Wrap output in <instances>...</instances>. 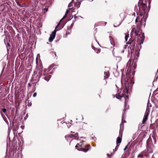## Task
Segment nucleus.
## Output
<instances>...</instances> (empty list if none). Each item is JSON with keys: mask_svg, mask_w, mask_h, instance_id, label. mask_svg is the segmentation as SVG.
I'll use <instances>...</instances> for the list:
<instances>
[{"mask_svg": "<svg viewBox=\"0 0 158 158\" xmlns=\"http://www.w3.org/2000/svg\"><path fill=\"white\" fill-rule=\"evenodd\" d=\"M108 71H106H106L104 72V78L105 79H107L108 77Z\"/></svg>", "mask_w": 158, "mask_h": 158, "instance_id": "obj_12", "label": "nucleus"}, {"mask_svg": "<svg viewBox=\"0 0 158 158\" xmlns=\"http://www.w3.org/2000/svg\"><path fill=\"white\" fill-rule=\"evenodd\" d=\"M95 51L97 53H99L100 52V49H97V48L96 49H94Z\"/></svg>", "mask_w": 158, "mask_h": 158, "instance_id": "obj_16", "label": "nucleus"}, {"mask_svg": "<svg viewBox=\"0 0 158 158\" xmlns=\"http://www.w3.org/2000/svg\"><path fill=\"white\" fill-rule=\"evenodd\" d=\"M135 22H137V19H136V20H135Z\"/></svg>", "mask_w": 158, "mask_h": 158, "instance_id": "obj_29", "label": "nucleus"}, {"mask_svg": "<svg viewBox=\"0 0 158 158\" xmlns=\"http://www.w3.org/2000/svg\"><path fill=\"white\" fill-rule=\"evenodd\" d=\"M80 3H79V2H78V4H77V7H80Z\"/></svg>", "mask_w": 158, "mask_h": 158, "instance_id": "obj_23", "label": "nucleus"}, {"mask_svg": "<svg viewBox=\"0 0 158 158\" xmlns=\"http://www.w3.org/2000/svg\"><path fill=\"white\" fill-rule=\"evenodd\" d=\"M51 77V76L50 75H48L47 77H45L44 78V79L47 81H48Z\"/></svg>", "mask_w": 158, "mask_h": 158, "instance_id": "obj_13", "label": "nucleus"}, {"mask_svg": "<svg viewBox=\"0 0 158 158\" xmlns=\"http://www.w3.org/2000/svg\"><path fill=\"white\" fill-rule=\"evenodd\" d=\"M113 96H114V97H115V96L114 95Z\"/></svg>", "mask_w": 158, "mask_h": 158, "instance_id": "obj_34", "label": "nucleus"}, {"mask_svg": "<svg viewBox=\"0 0 158 158\" xmlns=\"http://www.w3.org/2000/svg\"><path fill=\"white\" fill-rule=\"evenodd\" d=\"M132 32L134 33L135 35L137 37L138 40L140 41L141 44L143 43L145 36L143 33H142V31L140 30L139 28L137 27H134L132 28Z\"/></svg>", "mask_w": 158, "mask_h": 158, "instance_id": "obj_1", "label": "nucleus"}, {"mask_svg": "<svg viewBox=\"0 0 158 158\" xmlns=\"http://www.w3.org/2000/svg\"><path fill=\"white\" fill-rule=\"evenodd\" d=\"M10 158H22V155L21 152L18 151H11L9 152Z\"/></svg>", "mask_w": 158, "mask_h": 158, "instance_id": "obj_4", "label": "nucleus"}, {"mask_svg": "<svg viewBox=\"0 0 158 158\" xmlns=\"http://www.w3.org/2000/svg\"><path fill=\"white\" fill-rule=\"evenodd\" d=\"M128 84H126V86L124 89L123 88L120 91H118V94L116 95V98L118 99H120L124 95H126L129 90L130 88L128 87Z\"/></svg>", "mask_w": 158, "mask_h": 158, "instance_id": "obj_2", "label": "nucleus"}, {"mask_svg": "<svg viewBox=\"0 0 158 158\" xmlns=\"http://www.w3.org/2000/svg\"><path fill=\"white\" fill-rule=\"evenodd\" d=\"M109 39H110V45H110L109 44V46H110V48L111 49H114V43L113 42H112L111 40V39H112L111 37H109Z\"/></svg>", "mask_w": 158, "mask_h": 158, "instance_id": "obj_11", "label": "nucleus"}, {"mask_svg": "<svg viewBox=\"0 0 158 158\" xmlns=\"http://www.w3.org/2000/svg\"><path fill=\"white\" fill-rule=\"evenodd\" d=\"M71 9V8H69V10H70Z\"/></svg>", "mask_w": 158, "mask_h": 158, "instance_id": "obj_33", "label": "nucleus"}, {"mask_svg": "<svg viewBox=\"0 0 158 158\" xmlns=\"http://www.w3.org/2000/svg\"><path fill=\"white\" fill-rule=\"evenodd\" d=\"M149 110L148 109V107H147V109L145 112L144 118L143 120L142 123L144 124L146 121L148 119V116L149 115Z\"/></svg>", "mask_w": 158, "mask_h": 158, "instance_id": "obj_9", "label": "nucleus"}, {"mask_svg": "<svg viewBox=\"0 0 158 158\" xmlns=\"http://www.w3.org/2000/svg\"><path fill=\"white\" fill-rule=\"evenodd\" d=\"M107 157H108L109 156V154L107 153Z\"/></svg>", "mask_w": 158, "mask_h": 158, "instance_id": "obj_28", "label": "nucleus"}, {"mask_svg": "<svg viewBox=\"0 0 158 158\" xmlns=\"http://www.w3.org/2000/svg\"><path fill=\"white\" fill-rule=\"evenodd\" d=\"M140 15H141V16H143V12H142V13H140Z\"/></svg>", "mask_w": 158, "mask_h": 158, "instance_id": "obj_26", "label": "nucleus"}, {"mask_svg": "<svg viewBox=\"0 0 158 158\" xmlns=\"http://www.w3.org/2000/svg\"><path fill=\"white\" fill-rule=\"evenodd\" d=\"M18 5H19V6H20V5L18 3Z\"/></svg>", "mask_w": 158, "mask_h": 158, "instance_id": "obj_32", "label": "nucleus"}, {"mask_svg": "<svg viewBox=\"0 0 158 158\" xmlns=\"http://www.w3.org/2000/svg\"><path fill=\"white\" fill-rule=\"evenodd\" d=\"M36 95H37L36 93H35L34 94L33 96V97H35L36 96Z\"/></svg>", "mask_w": 158, "mask_h": 158, "instance_id": "obj_21", "label": "nucleus"}, {"mask_svg": "<svg viewBox=\"0 0 158 158\" xmlns=\"http://www.w3.org/2000/svg\"><path fill=\"white\" fill-rule=\"evenodd\" d=\"M129 37V34H126L125 35V40L126 41H127V40L128 38Z\"/></svg>", "mask_w": 158, "mask_h": 158, "instance_id": "obj_15", "label": "nucleus"}, {"mask_svg": "<svg viewBox=\"0 0 158 158\" xmlns=\"http://www.w3.org/2000/svg\"><path fill=\"white\" fill-rule=\"evenodd\" d=\"M143 155H141V154H139V155H138V157H143Z\"/></svg>", "mask_w": 158, "mask_h": 158, "instance_id": "obj_22", "label": "nucleus"}, {"mask_svg": "<svg viewBox=\"0 0 158 158\" xmlns=\"http://www.w3.org/2000/svg\"><path fill=\"white\" fill-rule=\"evenodd\" d=\"M75 148L77 150L83 151L84 152H87L90 148L89 146L83 144V143L81 142L77 143L75 146Z\"/></svg>", "mask_w": 158, "mask_h": 158, "instance_id": "obj_3", "label": "nucleus"}, {"mask_svg": "<svg viewBox=\"0 0 158 158\" xmlns=\"http://www.w3.org/2000/svg\"><path fill=\"white\" fill-rule=\"evenodd\" d=\"M78 136L77 133H76L74 135L72 134H70L66 135L65 137V139L68 141L70 140V139L74 137L76 139Z\"/></svg>", "mask_w": 158, "mask_h": 158, "instance_id": "obj_8", "label": "nucleus"}, {"mask_svg": "<svg viewBox=\"0 0 158 158\" xmlns=\"http://www.w3.org/2000/svg\"><path fill=\"white\" fill-rule=\"evenodd\" d=\"M137 53H138V55L139 54V52H138Z\"/></svg>", "mask_w": 158, "mask_h": 158, "instance_id": "obj_30", "label": "nucleus"}, {"mask_svg": "<svg viewBox=\"0 0 158 158\" xmlns=\"http://www.w3.org/2000/svg\"><path fill=\"white\" fill-rule=\"evenodd\" d=\"M130 77V74L129 73H127L126 74V78L124 79V81H125V86H126V84H128V87L129 88V84L128 83V82L129 81V78Z\"/></svg>", "mask_w": 158, "mask_h": 158, "instance_id": "obj_10", "label": "nucleus"}, {"mask_svg": "<svg viewBox=\"0 0 158 158\" xmlns=\"http://www.w3.org/2000/svg\"><path fill=\"white\" fill-rule=\"evenodd\" d=\"M38 56H40V54H38L37 55V57L36 58V64H38V61H37V59H38Z\"/></svg>", "mask_w": 158, "mask_h": 158, "instance_id": "obj_19", "label": "nucleus"}, {"mask_svg": "<svg viewBox=\"0 0 158 158\" xmlns=\"http://www.w3.org/2000/svg\"><path fill=\"white\" fill-rule=\"evenodd\" d=\"M43 75L44 76H45V74H44V73H43Z\"/></svg>", "mask_w": 158, "mask_h": 158, "instance_id": "obj_31", "label": "nucleus"}, {"mask_svg": "<svg viewBox=\"0 0 158 158\" xmlns=\"http://www.w3.org/2000/svg\"><path fill=\"white\" fill-rule=\"evenodd\" d=\"M44 10L45 11L44 12H46L48 11V9L45 8L44 9Z\"/></svg>", "mask_w": 158, "mask_h": 158, "instance_id": "obj_20", "label": "nucleus"}, {"mask_svg": "<svg viewBox=\"0 0 158 158\" xmlns=\"http://www.w3.org/2000/svg\"><path fill=\"white\" fill-rule=\"evenodd\" d=\"M68 12H69V10H67L66 11V12H65V14L67 15V14L68 13Z\"/></svg>", "mask_w": 158, "mask_h": 158, "instance_id": "obj_24", "label": "nucleus"}, {"mask_svg": "<svg viewBox=\"0 0 158 158\" xmlns=\"http://www.w3.org/2000/svg\"><path fill=\"white\" fill-rule=\"evenodd\" d=\"M121 23V22H118V23H115L114 25V27H118Z\"/></svg>", "mask_w": 158, "mask_h": 158, "instance_id": "obj_14", "label": "nucleus"}, {"mask_svg": "<svg viewBox=\"0 0 158 158\" xmlns=\"http://www.w3.org/2000/svg\"><path fill=\"white\" fill-rule=\"evenodd\" d=\"M139 2L138 3V5L139 8V11L142 9L144 12V13H145L144 10H145V8L147 7V5L145 3H143V0H139Z\"/></svg>", "mask_w": 158, "mask_h": 158, "instance_id": "obj_7", "label": "nucleus"}, {"mask_svg": "<svg viewBox=\"0 0 158 158\" xmlns=\"http://www.w3.org/2000/svg\"><path fill=\"white\" fill-rule=\"evenodd\" d=\"M3 112L5 114H6V109L4 108L2 109Z\"/></svg>", "mask_w": 158, "mask_h": 158, "instance_id": "obj_17", "label": "nucleus"}, {"mask_svg": "<svg viewBox=\"0 0 158 158\" xmlns=\"http://www.w3.org/2000/svg\"><path fill=\"white\" fill-rule=\"evenodd\" d=\"M71 4H71V3H70L69 4V6H68V7H71Z\"/></svg>", "mask_w": 158, "mask_h": 158, "instance_id": "obj_25", "label": "nucleus"}, {"mask_svg": "<svg viewBox=\"0 0 158 158\" xmlns=\"http://www.w3.org/2000/svg\"><path fill=\"white\" fill-rule=\"evenodd\" d=\"M60 22L59 23L57 26L55 27V30L52 32V33L50 35V37L49 39V41L50 42H52L54 39L57 31H58L61 29V28L57 29V27L60 25Z\"/></svg>", "mask_w": 158, "mask_h": 158, "instance_id": "obj_6", "label": "nucleus"}, {"mask_svg": "<svg viewBox=\"0 0 158 158\" xmlns=\"http://www.w3.org/2000/svg\"><path fill=\"white\" fill-rule=\"evenodd\" d=\"M93 1V0H92V1Z\"/></svg>", "mask_w": 158, "mask_h": 158, "instance_id": "obj_36", "label": "nucleus"}, {"mask_svg": "<svg viewBox=\"0 0 158 158\" xmlns=\"http://www.w3.org/2000/svg\"><path fill=\"white\" fill-rule=\"evenodd\" d=\"M67 15V14H65V15H64V17H63V18L61 19V20L59 22V23L60 22V23L61 22V21L63 19H64V18H65L66 17Z\"/></svg>", "mask_w": 158, "mask_h": 158, "instance_id": "obj_18", "label": "nucleus"}, {"mask_svg": "<svg viewBox=\"0 0 158 158\" xmlns=\"http://www.w3.org/2000/svg\"><path fill=\"white\" fill-rule=\"evenodd\" d=\"M126 98H127V96H126Z\"/></svg>", "mask_w": 158, "mask_h": 158, "instance_id": "obj_35", "label": "nucleus"}, {"mask_svg": "<svg viewBox=\"0 0 158 158\" xmlns=\"http://www.w3.org/2000/svg\"><path fill=\"white\" fill-rule=\"evenodd\" d=\"M119 134L120 135V137L119 136L117 138L116 142L117 146L115 148V150H114V149H113V152H111L110 154H109V157L110 156H112L114 154V153L115 152L116 150L118 148V147L119 146L118 143H120L121 142V138L122 136V133L120 131H119Z\"/></svg>", "mask_w": 158, "mask_h": 158, "instance_id": "obj_5", "label": "nucleus"}, {"mask_svg": "<svg viewBox=\"0 0 158 158\" xmlns=\"http://www.w3.org/2000/svg\"><path fill=\"white\" fill-rule=\"evenodd\" d=\"M127 148V147H126L124 149V150H125Z\"/></svg>", "mask_w": 158, "mask_h": 158, "instance_id": "obj_27", "label": "nucleus"}]
</instances>
